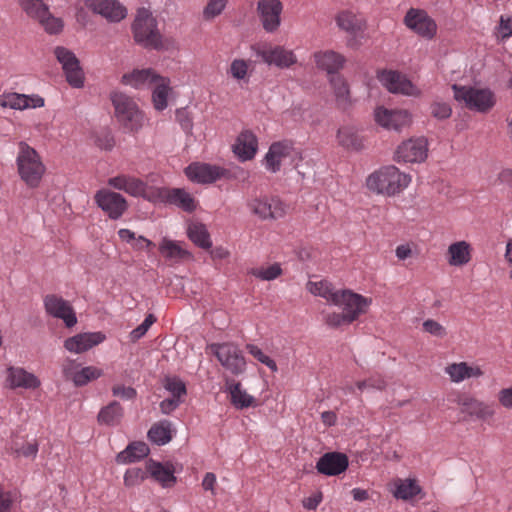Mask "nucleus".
<instances>
[{
	"label": "nucleus",
	"mask_w": 512,
	"mask_h": 512,
	"mask_svg": "<svg viewBox=\"0 0 512 512\" xmlns=\"http://www.w3.org/2000/svg\"><path fill=\"white\" fill-rule=\"evenodd\" d=\"M348 457L340 452H328L319 458L316 469L326 476H337L348 468Z\"/></svg>",
	"instance_id": "nucleus-32"
},
{
	"label": "nucleus",
	"mask_w": 512,
	"mask_h": 512,
	"mask_svg": "<svg viewBox=\"0 0 512 512\" xmlns=\"http://www.w3.org/2000/svg\"><path fill=\"white\" fill-rule=\"evenodd\" d=\"M336 139L338 144L346 149L359 150L362 147L358 130L351 125L341 126L337 131Z\"/></svg>",
	"instance_id": "nucleus-46"
},
{
	"label": "nucleus",
	"mask_w": 512,
	"mask_h": 512,
	"mask_svg": "<svg viewBox=\"0 0 512 512\" xmlns=\"http://www.w3.org/2000/svg\"><path fill=\"white\" fill-rule=\"evenodd\" d=\"M305 288L313 296L321 297L330 304L334 303L339 291L335 290L329 281L318 278L309 279Z\"/></svg>",
	"instance_id": "nucleus-41"
},
{
	"label": "nucleus",
	"mask_w": 512,
	"mask_h": 512,
	"mask_svg": "<svg viewBox=\"0 0 512 512\" xmlns=\"http://www.w3.org/2000/svg\"><path fill=\"white\" fill-rule=\"evenodd\" d=\"M160 74L152 67L133 68L122 74L120 83L139 92L148 91Z\"/></svg>",
	"instance_id": "nucleus-19"
},
{
	"label": "nucleus",
	"mask_w": 512,
	"mask_h": 512,
	"mask_svg": "<svg viewBox=\"0 0 512 512\" xmlns=\"http://www.w3.org/2000/svg\"><path fill=\"white\" fill-rule=\"evenodd\" d=\"M147 473L157 481L163 488H170L175 485V468L171 463H160L152 459L145 463Z\"/></svg>",
	"instance_id": "nucleus-35"
},
{
	"label": "nucleus",
	"mask_w": 512,
	"mask_h": 512,
	"mask_svg": "<svg viewBox=\"0 0 512 512\" xmlns=\"http://www.w3.org/2000/svg\"><path fill=\"white\" fill-rule=\"evenodd\" d=\"M107 184L114 190L124 191L133 197L149 198L147 184L141 179L129 174H117L107 180Z\"/></svg>",
	"instance_id": "nucleus-28"
},
{
	"label": "nucleus",
	"mask_w": 512,
	"mask_h": 512,
	"mask_svg": "<svg viewBox=\"0 0 512 512\" xmlns=\"http://www.w3.org/2000/svg\"><path fill=\"white\" fill-rule=\"evenodd\" d=\"M164 389L170 394V397L183 399L186 395L185 383L178 377H166L163 380Z\"/></svg>",
	"instance_id": "nucleus-50"
},
{
	"label": "nucleus",
	"mask_w": 512,
	"mask_h": 512,
	"mask_svg": "<svg viewBox=\"0 0 512 512\" xmlns=\"http://www.w3.org/2000/svg\"><path fill=\"white\" fill-rule=\"evenodd\" d=\"M54 55L62 66L67 82L74 88L83 87L84 72L76 55L63 46L55 47Z\"/></svg>",
	"instance_id": "nucleus-16"
},
{
	"label": "nucleus",
	"mask_w": 512,
	"mask_h": 512,
	"mask_svg": "<svg viewBox=\"0 0 512 512\" xmlns=\"http://www.w3.org/2000/svg\"><path fill=\"white\" fill-rule=\"evenodd\" d=\"M149 454V448L144 442H133L116 456L118 464L137 462Z\"/></svg>",
	"instance_id": "nucleus-45"
},
{
	"label": "nucleus",
	"mask_w": 512,
	"mask_h": 512,
	"mask_svg": "<svg viewBox=\"0 0 512 512\" xmlns=\"http://www.w3.org/2000/svg\"><path fill=\"white\" fill-rule=\"evenodd\" d=\"M249 211L261 220H277L283 218L288 206L278 197L260 195L248 201Z\"/></svg>",
	"instance_id": "nucleus-11"
},
{
	"label": "nucleus",
	"mask_w": 512,
	"mask_h": 512,
	"mask_svg": "<svg viewBox=\"0 0 512 512\" xmlns=\"http://www.w3.org/2000/svg\"><path fill=\"white\" fill-rule=\"evenodd\" d=\"M395 256L399 261H405L415 256L412 244L403 243L395 248Z\"/></svg>",
	"instance_id": "nucleus-62"
},
{
	"label": "nucleus",
	"mask_w": 512,
	"mask_h": 512,
	"mask_svg": "<svg viewBox=\"0 0 512 512\" xmlns=\"http://www.w3.org/2000/svg\"><path fill=\"white\" fill-rule=\"evenodd\" d=\"M283 4L280 0H258L257 13L263 29L268 33L276 32L281 25Z\"/></svg>",
	"instance_id": "nucleus-21"
},
{
	"label": "nucleus",
	"mask_w": 512,
	"mask_h": 512,
	"mask_svg": "<svg viewBox=\"0 0 512 512\" xmlns=\"http://www.w3.org/2000/svg\"><path fill=\"white\" fill-rule=\"evenodd\" d=\"M292 150L293 146L288 141L273 143L263 160L265 168L273 173L279 171L282 163L291 156Z\"/></svg>",
	"instance_id": "nucleus-33"
},
{
	"label": "nucleus",
	"mask_w": 512,
	"mask_h": 512,
	"mask_svg": "<svg viewBox=\"0 0 512 512\" xmlns=\"http://www.w3.org/2000/svg\"><path fill=\"white\" fill-rule=\"evenodd\" d=\"M498 35L503 39L512 36V17H501L498 26Z\"/></svg>",
	"instance_id": "nucleus-64"
},
{
	"label": "nucleus",
	"mask_w": 512,
	"mask_h": 512,
	"mask_svg": "<svg viewBox=\"0 0 512 512\" xmlns=\"http://www.w3.org/2000/svg\"><path fill=\"white\" fill-rule=\"evenodd\" d=\"M377 79L389 92L402 94L409 97H420L422 91L412 83L405 75L394 70H381L377 73Z\"/></svg>",
	"instance_id": "nucleus-14"
},
{
	"label": "nucleus",
	"mask_w": 512,
	"mask_h": 512,
	"mask_svg": "<svg viewBox=\"0 0 512 512\" xmlns=\"http://www.w3.org/2000/svg\"><path fill=\"white\" fill-rule=\"evenodd\" d=\"M110 100L115 118L125 130L138 132L145 126L147 122L145 112L133 97L121 91H113L110 94Z\"/></svg>",
	"instance_id": "nucleus-5"
},
{
	"label": "nucleus",
	"mask_w": 512,
	"mask_h": 512,
	"mask_svg": "<svg viewBox=\"0 0 512 512\" xmlns=\"http://www.w3.org/2000/svg\"><path fill=\"white\" fill-rule=\"evenodd\" d=\"M232 148L239 160L243 162L251 160L258 151V139L252 131L243 130L237 136Z\"/></svg>",
	"instance_id": "nucleus-34"
},
{
	"label": "nucleus",
	"mask_w": 512,
	"mask_h": 512,
	"mask_svg": "<svg viewBox=\"0 0 512 512\" xmlns=\"http://www.w3.org/2000/svg\"><path fill=\"white\" fill-rule=\"evenodd\" d=\"M44 105V98L38 94L8 92L0 95V106L2 108L24 111L42 108Z\"/></svg>",
	"instance_id": "nucleus-26"
},
{
	"label": "nucleus",
	"mask_w": 512,
	"mask_h": 512,
	"mask_svg": "<svg viewBox=\"0 0 512 512\" xmlns=\"http://www.w3.org/2000/svg\"><path fill=\"white\" fill-rule=\"evenodd\" d=\"M227 75L237 83H248L253 73L252 61L234 58L226 71Z\"/></svg>",
	"instance_id": "nucleus-43"
},
{
	"label": "nucleus",
	"mask_w": 512,
	"mask_h": 512,
	"mask_svg": "<svg viewBox=\"0 0 512 512\" xmlns=\"http://www.w3.org/2000/svg\"><path fill=\"white\" fill-rule=\"evenodd\" d=\"M444 373L453 384H460L471 379H480L485 374L479 364L468 361L448 363L444 367Z\"/></svg>",
	"instance_id": "nucleus-22"
},
{
	"label": "nucleus",
	"mask_w": 512,
	"mask_h": 512,
	"mask_svg": "<svg viewBox=\"0 0 512 512\" xmlns=\"http://www.w3.org/2000/svg\"><path fill=\"white\" fill-rule=\"evenodd\" d=\"M183 399H179L177 397H167L160 403V410L163 414L172 413L181 403Z\"/></svg>",
	"instance_id": "nucleus-63"
},
{
	"label": "nucleus",
	"mask_w": 512,
	"mask_h": 512,
	"mask_svg": "<svg viewBox=\"0 0 512 512\" xmlns=\"http://www.w3.org/2000/svg\"><path fill=\"white\" fill-rule=\"evenodd\" d=\"M19 6L28 17L38 23V25L49 35H59L64 30V20L55 16L49 6L42 0H19Z\"/></svg>",
	"instance_id": "nucleus-7"
},
{
	"label": "nucleus",
	"mask_w": 512,
	"mask_h": 512,
	"mask_svg": "<svg viewBox=\"0 0 512 512\" xmlns=\"http://www.w3.org/2000/svg\"><path fill=\"white\" fill-rule=\"evenodd\" d=\"M147 435L154 444L165 445L172 439L171 423L166 420L155 423L149 429Z\"/></svg>",
	"instance_id": "nucleus-47"
},
{
	"label": "nucleus",
	"mask_w": 512,
	"mask_h": 512,
	"mask_svg": "<svg viewBox=\"0 0 512 512\" xmlns=\"http://www.w3.org/2000/svg\"><path fill=\"white\" fill-rule=\"evenodd\" d=\"M411 182L410 174L401 171L394 165H387L367 177L366 187L375 194L391 197L404 191Z\"/></svg>",
	"instance_id": "nucleus-3"
},
{
	"label": "nucleus",
	"mask_w": 512,
	"mask_h": 512,
	"mask_svg": "<svg viewBox=\"0 0 512 512\" xmlns=\"http://www.w3.org/2000/svg\"><path fill=\"white\" fill-rule=\"evenodd\" d=\"M452 90L454 99L471 111L487 113L496 104L495 94L488 88L454 84Z\"/></svg>",
	"instance_id": "nucleus-6"
},
{
	"label": "nucleus",
	"mask_w": 512,
	"mask_h": 512,
	"mask_svg": "<svg viewBox=\"0 0 512 512\" xmlns=\"http://www.w3.org/2000/svg\"><path fill=\"white\" fill-rule=\"evenodd\" d=\"M151 103L155 111L162 112L166 110L175 98V90L172 86L170 77L160 74L150 87Z\"/></svg>",
	"instance_id": "nucleus-23"
},
{
	"label": "nucleus",
	"mask_w": 512,
	"mask_h": 512,
	"mask_svg": "<svg viewBox=\"0 0 512 512\" xmlns=\"http://www.w3.org/2000/svg\"><path fill=\"white\" fill-rule=\"evenodd\" d=\"M335 22L340 30L353 36L363 33L367 27L364 17L350 10L340 11Z\"/></svg>",
	"instance_id": "nucleus-38"
},
{
	"label": "nucleus",
	"mask_w": 512,
	"mask_h": 512,
	"mask_svg": "<svg viewBox=\"0 0 512 512\" xmlns=\"http://www.w3.org/2000/svg\"><path fill=\"white\" fill-rule=\"evenodd\" d=\"M226 392L230 396V402L236 409H245L256 407L257 401L254 396L250 395L241 385L234 379H226Z\"/></svg>",
	"instance_id": "nucleus-39"
},
{
	"label": "nucleus",
	"mask_w": 512,
	"mask_h": 512,
	"mask_svg": "<svg viewBox=\"0 0 512 512\" xmlns=\"http://www.w3.org/2000/svg\"><path fill=\"white\" fill-rule=\"evenodd\" d=\"M228 2L229 0H208L202 10V18L205 21L214 20L224 12Z\"/></svg>",
	"instance_id": "nucleus-49"
},
{
	"label": "nucleus",
	"mask_w": 512,
	"mask_h": 512,
	"mask_svg": "<svg viewBox=\"0 0 512 512\" xmlns=\"http://www.w3.org/2000/svg\"><path fill=\"white\" fill-rule=\"evenodd\" d=\"M131 31L134 41L146 49L163 50L165 41L161 34L158 21L152 10L140 7L136 10Z\"/></svg>",
	"instance_id": "nucleus-4"
},
{
	"label": "nucleus",
	"mask_w": 512,
	"mask_h": 512,
	"mask_svg": "<svg viewBox=\"0 0 512 512\" xmlns=\"http://www.w3.org/2000/svg\"><path fill=\"white\" fill-rule=\"evenodd\" d=\"M112 394H113V396L124 399V400H131L136 397L137 392L131 386H125L123 384H115L112 387Z\"/></svg>",
	"instance_id": "nucleus-60"
},
{
	"label": "nucleus",
	"mask_w": 512,
	"mask_h": 512,
	"mask_svg": "<svg viewBox=\"0 0 512 512\" xmlns=\"http://www.w3.org/2000/svg\"><path fill=\"white\" fill-rule=\"evenodd\" d=\"M252 51L262 63L278 69H289L298 62L295 52L283 45L259 43L252 46Z\"/></svg>",
	"instance_id": "nucleus-8"
},
{
	"label": "nucleus",
	"mask_w": 512,
	"mask_h": 512,
	"mask_svg": "<svg viewBox=\"0 0 512 512\" xmlns=\"http://www.w3.org/2000/svg\"><path fill=\"white\" fill-rule=\"evenodd\" d=\"M394 498L409 501L422 492V488L415 478H395L388 485Z\"/></svg>",
	"instance_id": "nucleus-36"
},
{
	"label": "nucleus",
	"mask_w": 512,
	"mask_h": 512,
	"mask_svg": "<svg viewBox=\"0 0 512 512\" xmlns=\"http://www.w3.org/2000/svg\"><path fill=\"white\" fill-rule=\"evenodd\" d=\"M478 400L470 394L458 393L454 402L459 407L461 413L470 416Z\"/></svg>",
	"instance_id": "nucleus-55"
},
{
	"label": "nucleus",
	"mask_w": 512,
	"mask_h": 512,
	"mask_svg": "<svg viewBox=\"0 0 512 512\" xmlns=\"http://www.w3.org/2000/svg\"><path fill=\"white\" fill-rule=\"evenodd\" d=\"M184 173L193 183L211 184L222 178L225 175V170L216 165L194 162L185 168Z\"/></svg>",
	"instance_id": "nucleus-24"
},
{
	"label": "nucleus",
	"mask_w": 512,
	"mask_h": 512,
	"mask_svg": "<svg viewBox=\"0 0 512 512\" xmlns=\"http://www.w3.org/2000/svg\"><path fill=\"white\" fill-rule=\"evenodd\" d=\"M15 165L20 180L31 189L40 187L47 167L42 155L25 141L18 143Z\"/></svg>",
	"instance_id": "nucleus-2"
},
{
	"label": "nucleus",
	"mask_w": 512,
	"mask_h": 512,
	"mask_svg": "<svg viewBox=\"0 0 512 512\" xmlns=\"http://www.w3.org/2000/svg\"><path fill=\"white\" fill-rule=\"evenodd\" d=\"M83 3L87 10L108 23H120L128 16L127 7L119 0H83Z\"/></svg>",
	"instance_id": "nucleus-15"
},
{
	"label": "nucleus",
	"mask_w": 512,
	"mask_h": 512,
	"mask_svg": "<svg viewBox=\"0 0 512 512\" xmlns=\"http://www.w3.org/2000/svg\"><path fill=\"white\" fill-rule=\"evenodd\" d=\"M429 143L423 137H411L402 141L394 152V160L402 164H422L428 158Z\"/></svg>",
	"instance_id": "nucleus-9"
},
{
	"label": "nucleus",
	"mask_w": 512,
	"mask_h": 512,
	"mask_svg": "<svg viewBox=\"0 0 512 512\" xmlns=\"http://www.w3.org/2000/svg\"><path fill=\"white\" fill-rule=\"evenodd\" d=\"M64 377L75 386L82 387L104 375L103 369L97 366H82L76 360L67 359L62 365Z\"/></svg>",
	"instance_id": "nucleus-17"
},
{
	"label": "nucleus",
	"mask_w": 512,
	"mask_h": 512,
	"mask_svg": "<svg viewBox=\"0 0 512 512\" xmlns=\"http://www.w3.org/2000/svg\"><path fill=\"white\" fill-rule=\"evenodd\" d=\"M12 450L17 456L26 458H35L38 453V442L36 440L25 441L22 443L15 442Z\"/></svg>",
	"instance_id": "nucleus-52"
},
{
	"label": "nucleus",
	"mask_w": 512,
	"mask_h": 512,
	"mask_svg": "<svg viewBox=\"0 0 512 512\" xmlns=\"http://www.w3.org/2000/svg\"><path fill=\"white\" fill-rule=\"evenodd\" d=\"M159 251L164 258L172 262H181L192 257L181 242L164 237L159 244Z\"/></svg>",
	"instance_id": "nucleus-40"
},
{
	"label": "nucleus",
	"mask_w": 512,
	"mask_h": 512,
	"mask_svg": "<svg viewBox=\"0 0 512 512\" xmlns=\"http://www.w3.org/2000/svg\"><path fill=\"white\" fill-rule=\"evenodd\" d=\"M246 350L251 356H253L260 363L267 366L272 372L278 371L276 362L257 345L247 344Z\"/></svg>",
	"instance_id": "nucleus-51"
},
{
	"label": "nucleus",
	"mask_w": 512,
	"mask_h": 512,
	"mask_svg": "<svg viewBox=\"0 0 512 512\" xmlns=\"http://www.w3.org/2000/svg\"><path fill=\"white\" fill-rule=\"evenodd\" d=\"M404 23L414 33L426 39H432L437 33L435 21L421 9L411 8L408 10Z\"/></svg>",
	"instance_id": "nucleus-20"
},
{
	"label": "nucleus",
	"mask_w": 512,
	"mask_h": 512,
	"mask_svg": "<svg viewBox=\"0 0 512 512\" xmlns=\"http://www.w3.org/2000/svg\"><path fill=\"white\" fill-rule=\"evenodd\" d=\"M155 321L156 319L152 314L147 315L144 321L138 327H136L130 332V339L132 341L139 340L147 333V331Z\"/></svg>",
	"instance_id": "nucleus-59"
},
{
	"label": "nucleus",
	"mask_w": 512,
	"mask_h": 512,
	"mask_svg": "<svg viewBox=\"0 0 512 512\" xmlns=\"http://www.w3.org/2000/svg\"><path fill=\"white\" fill-rule=\"evenodd\" d=\"M431 114L438 120L448 119L452 114V108L449 103L435 100L430 106Z\"/></svg>",
	"instance_id": "nucleus-57"
},
{
	"label": "nucleus",
	"mask_w": 512,
	"mask_h": 512,
	"mask_svg": "<svg viewBox=\"0 0 512 512\" xmlns=\"http://www.w3.org/2000/svg\"><path fill=\"white\" fill-rule=\"evenodd\" d=\"M106 340V335L101 331L78 333L64 341V348L73 354H82L100 345Z\"/></svg>",
	"instance_id": "nucleus-27"
},
{
	"label": "nucleus",
	"mask_w": 512,
	"mask_h": 512,
	"mask_svg": "<svg viewBox=\"0 0 512 512\" xmlns=\"http://www.w3.org/2000/svg\"><path fill=\"white\" fill-rule=\"evenodd\" d=\"M329 85L336 106L345 111L350 109L355 99L352 96L349 82L343 75H332L329 77Z\"/></svg>",
	"instance_id": "nucleus-31"
},
{
	"label": "nucleus",
	"mask_w": 512,
	"mask_h": 512,
	"mask_svg": "<svg viewBox=\"0 0 512 512\" xmlns=\"http://www.w3.org/2000/svg\"><path fill=\"white\" fill-rule=\"evenodd\" d=\"M124 416V408L117 401H112L102 407L97 415V421L100 425L115 427L120 425Z\"/></svg>",
	"instance_id": "nucleus-42"
},
{
	"label": "nucleus",
	"mask_w": 512,
	"mask_h": 512,
	"mask_svg": "<svg viewBox=\"0 0 512 512\" xmlns=\"http://www.w3.org/2000/svg\"><path fill=\"white\" fill-rule=\"evenodd\" d=\"M373 118L380 127L400 132L408 128L413 121L412 114L406 109H389L383 105L375 107Z\"/></svg>",
	"instance_id": "nucleus-13"
},
{
	"label": "nucleus",
	"mask_w": 512,
	"mask_h": 512,
	"mask_svg": "<svg viewBox=\"0 0 512 512\" xmlns=\"http://www.w3.org/2000/svg\"><path fill=\"white\" fill-rule=\"evenodd\" d=\"M473 254L474 248L471 242L456 240L447 246L444 257L450 267L460 269L471 263Z\"/></svg>",
	"instance_id": "nucleus-25"
},
{
	"label": "nucleus",
	"mask_w": 512,
	"mask_h": 512,
	"mask_svg": "<svg viewBox=\"0 0 512 512\" xmlns=\"http://www.w3.org/2000/svg\"><path fill=\"white\" fill-rule=\"evenodd\" d=\"M95 204L111 220H118L127 212L129 204L120 193L109 188H101L94 194Z\"/></svg>",
	"instance_id": "nucleus-12"
},
{
	"label": "nucleus",
	"mask_w": 512,
	"mask_h": 512,
	"mask_svg": "<svg viewBox=\"0 0 512 512\" xmlns=\"http://www.w3.org/2000/svg\"><path fill=\"white\" fill-rule=\"evenodd\" d=\"M249 273L262 281H272L282 274V268L280 264L273 263L267 266L252 268Z\"/></svg>",
	"instance_id": "nucleus-48"
},
{
	"label": "nucleus",
	"mask_w": 512,
	"mask_h": 512,
	"mask_svg": "<svg viewBox=\"0 0 512 512\" xmlns=\"http://www.w3.org/2000/svg\"><path fill=\"white\" fill-rule=\"evenodd\" d=\"M45 312L53 317L60 319L64 324L71 328L77 324L76 313L69 301L56 294H48L43 300Z\"/></svg>",
	"instance_id": "nucleus-18"
},
{
	"label": "nucleus",
	"mask_w": 512,
	"mask_h": 512,
	"mask_svg": "<svg viewBox=\"0 0 512 512\" xmlns=\"http://www.w3.org/2000/svg\"><path fill=\"white\" fill-rule=\"evenodd\" d=\"M313 61L319 70L325 71L330 76L339 75L338 72L344 68L346 57L334 50H319L313 53Z\"/></svg>",
	"instance_id": "nucleus-29"
},
{
	"label": "nucleus",
	"mask_w": 512,
	"mask_h": 512,
	"mask_svg": "<svg viewBox=\"0 0 512 512\" xmlns=\"http://www.w3.org/2000/svg\"><path fill=\"white\" fill-rule=\"evenodd\" d=\"M147 474L141 468H130L124 474V484L127 487L137 486L147 478Z\"/></svg>",
	"instance_id": "nucleus-56"
},
{
	"label": "nucleus",
	"mask_w": 512,
	"mask_h": 512,
	"mask_svg": "<svg viewBox=\"0 0 512 512\" xmlns=\"http://www.w3.org/2000/svg\"><path fill=\"white\" fill-rule=\"evenodd\" d=\"M372 304V298L365 297L350 289L338 291L333 305L342 309L341 312L332 311L325 314V323L332 328L348 326L361 315L366 314Z\"/></svg>",
	"instance_id": "nucleus-1"
},
{
	"label": "nucleus",
	"mask_w": 512,
	"mask_h": 512,
	"mask_svg": "<svg viewBox=\"0 0 512 512\" xmlns=\"http://www.w3.org/2000/svg\"><path fill=\"white\" fill-rule=\"evenodd\" d=\"M6 383L12 389L36 390L41 386V380L38 376L23 367L15 366L7 368Z\"/></svg>",
	"instance_id": "nucleus-30"
},
{
	"label": "nucleus",
	"mask_w": 512,
	"mask_h": 512,
	"mask_svg": "<svg viewBox=\"0 0 512 512\" xmlns=\"http://www.w3.org/2000/svg\"><path fill=\"white\" fill-rule=\"evenodd\" d=\"M188 238L198 247L208 250L212 247L210 233L205 224L197 221L189 222L187 225Z\"/></svg>",
	"instance_id": "nucleus-44"
},
{
	"label": "nucleus",
	"mask_w": 512,
	"mask_h": 512,
	"mask_svg": "<svg viewBox=\"0 0 512 512\" xmlns=\"http://www.w3.org/2000/svg\"><path fill=\"white\" fill-rule=\"evenodd\" d=\"M497 400L501 407L512 410V386L501 388L497 393Z\"/></svg>",
	"instance_id": "nucleus-61"
},
{
	"label": "nucleus",
	"mask_w": 512,
	"mask_h": 512,
	"mask_svg": "<svg viewBox=\"0 0 512 512\" xmlns=\"http://www.w3.org/2000/svg\"><path fill=\"white\" fill-rule=\"evenodd\" d=\"M387 385V381L381 375H373L366 380L358 381L356 387L359 391L383 390Z\"/></svg>",
	"instance_id": "nucleus-53"
},
{
	"label": "nucleus",
	"mask_w": 512,
	"mask_h": 512,
	"mask_svg": "<svg viewBox=\"0 0 512 512\" xmlns=\"http://www.w3.org/2000/svg\"><path fill=\"white\" fill-rule=\"evenodd\" d=\"M423 331L437 338H444L447 336V329L438 321L434 319H427L422 324Z\"/></svg>",
	"instance_id": "nucleus-58"
},
{
	"label": "nucleus",
	"mask_w": 512,
	"mask_h": 512,
	"mask_svg": "<svg viewBox=\"0 0 512 512\" xmlns=\"http://www.w3.org/2000/svg\"><path fill=\"white\" fill-rule=\"evenodd\" d=\"M495 416V409L492 405L478 400L469 417L480 421H487Z\"/></svg>",
	"instance_id": "nucleus-54"
},
{
	"label": "nucleus",
	"mask_w": 512,
	"mask_h": 512,
	"mask_svg": "<svg viewBox=\"0 0 512 512\" xmlns=\"http://www.w3.org/2000/svg\"><path fill=\"white\" fill-rule=\"evenodd\" d=\"M211 352L216 356L221 365L232 375L244 374L247 362L241 349L233 343H221L210 345Z\"/></svg>",
	"instance_id": "nucleus-10"
},
{
	"label": "nucleus",
	"mask_w": 512,
	"mask_h": 512,
	"mask_svg": "<svg viewBox=\"0 0 512 512\" xmlns=\"http://www.w3.org/2000/svg\"><path fill=\"white\" fill-rule=\"evenodd\" d=\"M159 196L186 212H193L198 206V202L193 195L182 188L160 189Z\"/></svg>",
	"instance_id": "nucleus-37"
}]
</instances>
